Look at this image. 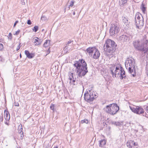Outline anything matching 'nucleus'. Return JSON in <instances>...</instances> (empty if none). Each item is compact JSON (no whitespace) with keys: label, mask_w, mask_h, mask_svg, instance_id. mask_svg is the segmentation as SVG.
Segmentation results:
<instances>
[{"label":"nucleus","mask_w":148,"mask_h":148,"mask_svg":"<svg viewBox=\"0 0 148 148\" xmlns=\"http://www.w3.org/2000/svg\"><path fill=\"white\" fill-rule=\"evenodd\" d=\"M73 66L76 67V71L77 73V79L75 84H82V81L80 79L83 76H84L88 72L87 64L85 61L83 59H79L75 61Z\"/></svg>","instance_id":"nucleus-1"},{"label":"nucleus","mask_w":148,"mask_h":148,"mask_svg":"<svg viewBox=\"0 0 148 148\" xmlns=\"http://www.w3.org/2000/svg\"><path fill=\"white\" fill-rule=\"evenodd\" d=\"M103 49L107 52H114L118 49L117 45L113 40L110 39L107 40L104 45Z\"/></svg>","instance_id":"nucleus-2"},{"label":"nucleus","mask_w":148,"mask_h":148,"mask_svg":"<svg viewBox=\"0 0 148 148\" xmlns=\"http://www.w3.org/2000/svg\"><path fill=\"white\" fill-rule=\"evenodd\" d=\"M119 107L116 103H112L106 106V112L112 115L116 114L119 110Z\"/></svg>","instance_id":"nucleus-3"},{"label":"nucleus","mask_w":148,"mask_h":148,"mask_svg":"<svg viewBox=\"0 0 148 148\" xmlns=\"http://www.w3.org/2000/svg\"><path fill=\"white\" fill-rule=\"evenodd\" d=\"M96 94L94 91L90 90L87 91L84 95L85 100L89 103L92 102L97 97Z\"/></svg>","instance_id":"nucleus-4"},{"label":"nucleus","mask_w":148,"mask_h":148,"mask_svg":"<svg viewBox=\"0 0 148 148\" xmlns=\"http://www.w3.org/2000/svg\"><path fill=\"white\" fill-rule=\"evenodd\" d=\"M129 107L132 111L134 113L148 118V115L144 112L141 106H136L134 107L130 106Z\"/></svg>","instance_id":"nucleus-5"},{"label":"nucleus","mask_w":148,"mask_h":148,"mask_svg":"<svg viewBox=\"0 0 148 148\" xmlns=\"http://www.w3.org/2000/svg\"><path fill=\"white\" fill-rule=\"evenodd\" d=\"M135 60L132 57L127 58L125 63V67L127 69L128 67H131L134 69L135 67Z\"/></svg>","instance_id":"nucleus-6"},{"label":"nucleus","mask_w":148,"mask_h":148,"mask_svg":"<svg viewBox=\"0 0 148 148\" xmlns=\"http://www.w3.org/2000/svg\"><path fill=\"white\" fill-rule=\"evenodd\" d=\"M119 31V27L116 25L114 24H111L110 30V34L111 36H115L118 33Z\"/></svg>","instance_id":"nucleus-7"},{"label":"nucleus","mask_w":148,"mask_h":148,"mask_svg":"<svg viewBox=\"0 0 148 148\" xmlns=\"http://www.w3.org/2000/svg\"><path fill=\"white\" fill-rule=\"evenodd\" d=\"M133 45L134 47L138 50L141 51L143 52V43L140 42L139 40H137L134 42Z\"/></svg>","instance_id":"nucleus-8"},{"label":"nucleus","mask_w":148,"mask_h":148,"mask_svg":"<svg viewBox=\"0 0 148 148\" xmlns=\"http://www.w3.org/2000/svg\"><path fill=\"white\" fill-rule=\"evenodd\" d=\"M111 73L112 75V77L114 78L116 77H118V76L120 75L121 70V69H120V70H114L115 69V66H112L110 67V68Z\"/></svg>","instance_id":"nucleus-9"},{"label":"nucleus","mask_w":148,"mask_h":148,"mask_svg":"<svg viewBox=\"0 0 148 148\" xmlns=\"http://www.w3.org/2000/svg\"><path fill=\"white\" fill-rule=\"evenodd\" d=\"M136 26L137 28L140 29L144 25V21L143 17L141 18V19L139 20H135Z\"/></svg>","instance_id":"nucleus-10"},{"label":"nucleus","mask_w":148,"mask_h":148,"mask_svg":"<svg viewBox=\"0 0 148 148\" xmlns=\"http://www.w3.org/2000/svg\"><path fill=\"white\" fill-rule=\"evenodd\" d=\"M126 145L129 148H138L137 147H136L138 145L137 143L132 140L128 141L126 143Z\"/></svg>","instance_id":"nucleus-11"},{"label":"nucleus","mask_w":148,"mask_h":148,"mask_svg":"<svg viewBox=\"0 0 148 148\" xmlns=\"http://www.w3.org/2000/svg\"><path fill=\"white\" fill-rule=\"evenodd\" d=\"M96 48V47L95 46L89 47L86 49V51L89 56H92Z\"/></svg>","instance_id":"nucleus-12"},{"label":"nucleus","mask_w":148,"mask_h":148,"mask_svg":"<svg viewBox=\"0 0 148 148\" xmlns=\"http://www.w3.org/2000/svg\"><path fill=\"white\" fill-rule=\"evenodd\" d=\"M129 37L128 35L125 34L120 36L118 38L119 40L123 42H127L129 40Z\"/></svg>","instance_id":"nucleus-13"},{"label":"nucleus","mask_w":148,"mask_h":148,"mask_svg":"<svg viewBox=\"0 0 148 148\" xmlns=\"http://www.w3.org/2000/svg\"><path fill=\"white\" fill-rule=\"evenodd\" d=\"M121 71L119 75L118 76V77L121 80L123 79H126L127 78V77L125 75V72L123 68V67H121Z\"/></svg>","instance_id":"nucleus-14"},{"label":"nucleus","mask_w":148,"mask_h":148,"mask_svg":"<svg viewBox=\"0 0 148 148\" xmlns=\"http://www.w3.org/2000/svg\"><path fill=\"white\" fill-rule=\"evenodd\" d=\"M73 75V73H69V79L70 80V83L71 85L74 86L75 85H76V84H75L76 81L74 79Z\"/></svg>","instance_id":"nucleus-15"},{"label":"nucleus","mask_w":148,"mask_h":148,"mask_svg":"<svg viewBox=\"0 0 148 148\" xmlns=\"http://www.w3.org/2000/svg\"><path fill=\"white\" fill-rule=\"evenodd\" d=\"M143 52L145 54L146 53H147L148 51V41L146 40L143 44Z\"/></svg>","instance_id":"nucleus-16"},{"label":"nucleus","mask_w":148,"mask_h":148,"mask_svg":"<svg viewBox=\"0 0 148 148\" xmlns=\"http://www.w3.org/2000/svg\"><path fill=\"white\" fill-rule=\"evenodd\" d=\"M4 117L6 121H9L10 120V115L9 112L8 111V109L7 107H6V109L4 110Z\"/></svg>","instance_id":"nucleus-17"},{"label":"nucleus","mask_w":148,"mask_h":148,"mask_svg":"<svg viewBox=\"0 0 148 148\" xmlns=\"http://www.w3.org/2000/svg\"><path fill=\"white\" fill-rule=\"evenodd\" d=\"M25 53L26 56L29 59L33 58L35 56V53H30L28 50H25Z\"/></svg>","instance_id":"nucleus-18"},{"label":"nucleus","mask_w":148,"mask_h":148,"mask_svg":"<svg viewBox=\"0 0 148 148\" xmlns=\"http://www.w3.org/2000/svg\"><path fill=\"white\" fill-rule=\"evenodd\" d=\"M100 56V53L99 51L97 48L94 52L93 54L92 55V58L94 59H97L99 58Z\"/></svg>","instance_id":"nucleus-19"},{"label":"nucleus","mask_w":148,"mask_h":148,"mask_svg":"<svg viewBox=\"0 0 148 148\" xmlns=\"http://www.w3.org/2000/svg\"><path fill=\"white\" fill-rule=\"evenodd\" d=\"M133 68V67H128V69L129 72L132 74L133 77H135L136 75V72L135 68H134V69Z\"/></svg>","instance_id":"nucleus-20"},{"label":"nucleus","mask_w":148,"mask_h":148,"mask_svg":"<svg viewBox=\"0 0 148 148\" xmlns=\"http://www.w3.org/2000/svg\"><path fill=\"white\" fill-rule=\"evenodd\" d=\"M36 39L35 40L34 43L37 42L35 44V46H37L38 45H40L43 41V39L41 38H40L36 37Z\"/></svg>","instance_id":"nucleus-21"},{"label":"nucleus","mask_w":148,"mask_h":148,"mask_svg":"<svg viewBox=\"0 0 148 148\" xmlns=\"http://www.w3.org/2000/svg\"><path fill=\"white\" fill-rule=\"evenodd\" d=\"M18 132L20 133L21 134V137L23 138V132L22 131L23 128L22 125L21 124H20L18 126Z\"/></svg>","instance_id":"nucleus-22"},{"label":"nucleus","mask_w":148,"mask_h":148,"mask_svg":"<svg viewBox=\"0 0 148 148\" xmlns=\"http://www.w3.org/2000/svg\"><path fill=\"white\" fill-rule=\"evenodd\" d=\"M99 146L102 147L103 146L105 145L106 143V140L105 139L101 140L99 141Z\"/></svg>","instance_id":"nucleus-23"},{"label":"nucleus","mask_w":148,"mask_h":148,"mask_svg":"<svg viewBox=\"0 0 148 148\" xmlns=\"http://www.w3.org/2000/svg\"><path fill=\"white\" fill-rule=\"evenodd\" d=\"M143 17L142 15L139 12H137L135 15V20H139V19H141V18Z\"/></svg>","instance_id":"nucleus-24"},{"label":"nucleus","mask_w":148,"mask_h":148,"mask_svg":"<svg viewBox=\"0 0 148 148\" xmlns=\"http://www.w3.org/2000/svg\"><path fill=\"white\" fill-rule=\"evenodd\" d=\"M122 18L124 24L126 25H129V22L128 21V18L127 16H123Z\"/></svg>","instance_id":"nucleus-25"},{"label":"nucleus","mask_w":148,"mask_h":148,"mask_svg":"<svg viewBox=\"0 0 148 148\" xmlns=\"http://www.w3.org/2000/svg\"><path fill=\"white\" fill-rule=\"evenodd\" d=\"M112 124H114L116 126H121L122 125L121 123L118 121L116 122L113 121L112 122Z\"/></svg>","instance_id":"nucleus-26"},{"label":"nucleus","mask_w":148,"mask_h":148,"mask_svg":"<svg viewBox=\"0 0 148 148\" xmlns=\"http://www.w3.org/2000/svg\"><path fill=\"white\" fill-rule=\"evenodd\" d=\"M50 42L49 40H46L43 45V47H47L49 45Z\"/></svg>","instance_id":"nucleus-27"},{"label":"nucleus","mask_w":148,"mask_h":148,"mask_svg":"<svg viewBox=\"0 0 148 148\" xmlns=\"http://www.w3.org/2000/svg\"><path fill=\"white\" fill-rule=\"evenodd\" d=\"M114 52H106V55L108 56L109 58L112 57V55Z\"/></svg>","instance_id":"nucleus-28"},{"label":"nucleus","mask_w":148,"mask_h":148,"mask_svg":"<svg viewBox=\"0 0 148 148\" xmlns=\"http://www.w3.org/2000/svg\"><path fill=\"white\" fill-rule=\"evenodd\" d=\"M145 5L142 3L141 5V9L143 12L145 14V12L146 11V7L145 6Z\"/></svg>","instance_id":"nucleus-29"},{"label":"nucleus","mask_w":148,"mask_h":148,"mask_svg":"<svg viewBox=\"0 0 148 148\" xmlns=\"http://www.w3.org/2000/svg\"><path fill=\"white\" fill-rule=\"evenodd\" d=\"M70 48H69L67 46H66L64 48V51L65 52V53H67L69 52Z\"/></svg>","instance_id":"nucleus-30"},{"label":"nucleus","mask_w":148,"mask_h":148,"mask_svg":"<svg viewBox=\"0 0 148 148\" xmlns=\"http://www.w3.org/2000/svg\"><path fill=\"white\" fill-rule=\"evenodd\" d=\"M55 107V105L52 104H51L50 106V109L53 110V112H54L56 111V110L54 109Z\"/></svg>","instance_id":"nucleus-31"},{"label":"nucleus","mask_w":148,"mask_h":148,"mask_svg":"<svg viewBox=\"0 0 148 148\" xmlns=\"http://www.w3.org/2000/svg\"><path fill=\"white\" fill-rule=\"evenodd\" d=\"M38 29V27L37 26H35L32 29V30L35 32H36Z\"/></svg>","instance_id":"nucleus-32"},{"label":"nucleus","mask_w":148,"mask_h":148,"mask_svg":"<svg viewBox=\"0 0 148 148\" xmlns=\"http://www.w3.org/2000/svg\"><path fill=\"white\" fill-rule=\"evenodd\" d=\"M121 67H122L121 64H119L116 67V68H115V69H114V70H119L120 69H121Z\"/></svg>","instance_id":"nucleus-33"},{"label":"nucleus","mask_w":148,"mask_h":148,"mask_svg":"<svg viewBox=\"0 0 148 148\" xmlns=\"http://www.w3.org/2000/svg\"><path fill=\"white\" fill-rule=\"evenodd\" d=\"M3 119V113H1V114H0V122H2Z\"/></svg>","instance_id":"nucleus-34"},{"label":"nucleus","mask_w":148,"mask_h":148,"mask_svg":"<svg viewBox=\"0 0 148 148\" xmlns=\"http://www.w3.org/2000/svg\"><path fill=\"white\" fill-rule=\"evenodd\" d=\"M81 123L83 124V123H88V121L87 119H84L83 120H82L80 122Z\"/></svg>","instance_id":"nucleus-35"},{"label":"nucleus","mask_w":148,"mask_h":148,"mask_svg":"<svg viewBox=\"0 0 148 148\" xmlns=\"http://www.w3.org/2000/svg\"><path fill=\"white\" fill-rule=\"evenodd\" d=\"M73 77L74 78V79L76 81L77 79V74H74L73 73Z\"/></svg>","instance_id":"nucleus-36"},{"label":"nucleus","mask_w":148,"mask_h":148,"mask_svg":"<svg viewBox=\"0 0 148 148\" xmlns=\"http://www.w3.org/2000/svg\"><path fill=\"white\" fill-rule=\"evenodd\" d=\"M121 1L122 2V5H123V6L127 2V0H121Z\"/></svg>","instance_id":"nucleus-37"},{"label":"nucleus","mask_w":148,"mask_h":148,"mask_svg":"<svg viewBox=\"0 0 148 148\" xmlns=\"http://www.w3.org/2000/svg\"><path fill=\"white\" fill-rule=\"evenodd\" d=\"M3 47L2 44L0 43V51H2L3 50Z\"/></svg>","instance_id":"nucleus-38"},{"label":"nucleus","mask_w":148,"mask_h":148,"mask_svg":"<svg viewBox=\"0 0 148 148\" xmlns=\"http://www.w3.org/2000/svg\"><path fill=\"white\" fill-rule=\"evenodd\" d=\"M8 38L9 39H10V40H11L12 38V34L11 33H9V35H8Z\"/></svg>","instance_id":"nucleus-39"},{"label":"nucleus","mask_w":148,"mask_h":148,"mask_svg":"<svg viewBox=\"0 0 148 148\" xmlns=\"http://www.w3.org/2000/svg\"><path fill=\"white\" fill-rule=\"evenodd\" d=\"M145 110L148 113V106H145L144 107Z\"/></svg>","instance_id":"nucleus-40"},{"label":"nucleus","mask_w":148,"mask_h":148,"mask_svg":"<svg viewBox=\"0 0 148 148\" xmlns=\"http://www.w3.org/2000/svg\"><path fill=\"white\" fill-rule=\"evenodd\" d=\"M20 32V31L19 29H18V30H17V31L16 32V33L14 34V35H17L19 34Z\"/></svg>","instance_id":"nucleus-41"},{"label":"nucleus","mask_w":148,"mask_h":148,"mask_svg":"<svg viewBox=\"0 0 148 148\" xmlns=\"http://www.w3.org/2000/svg\"><path fill=\"white\" fill-rule=\"evenodd\" d=\"M73 41H71L70 40L69 41H68L67 42L66 46H67V47H68V46L69 45V44Z\"/></svg>","instance_id":"nucleus-42"},{"label":"nucleus","mask_w":148,"mask_h":148,"mask_svg":"<svg viewBox=\"0 0 148 148\" xmlns=\"http://www.w3.org/2000/svg\"><path fill=\"white\" fill-rule=\"evenodd\" d=\"M75 1L74 0H72L70 4V6H71V7H72Z\"/></svg>","instance_id":"nucleus-43"},{"label":"nucleus","mask_w":148,"mask_h":148,"mask_svg":"<svg viewBox=\"0 0 148 148\" xmlns=\"http://www.w3.org/2000/svg\"><path fill=\"white\" fill-rule=\"evenodd\" d=\"M38 90H39L40 93H42L43 90V89L42 87V88H38Z\"/></svg>","instance_id":"nucleus-44"},{"label":"nucleus","mask_w":148,"mask_h":148,"mask_svg":"<svg viewBox=\"0 0 148 148\" xmlns=\"http://www.w3.org/2000/svg\"><path fill=\"white\" fill-rule=\"evenodd\" d=\"M50 47H49L48 49L47 50V51H46V53H47L46 55L48 54L50 52Z\"/></svg>","instance_id":"nucleus-45"},{"label":"nucleus","mask_w":148,"mask_h":148,"mask_svg":"<svg viewBox=\"0 0 148 148\" xmlns=\"http://www.w3.org/2000/svg\"><path fill=\"white\" fill-rule=\"evenodd\" d=\"M14 105L16 106H19V104L17 102L15 101L14 102Z\"/></svg>","instance_id":"nucleus-46"},{"label":"nucleus","mask_w":148,"mask_h":148,"mask_svg":"<svg viewBox=\"0 0 148 148\" xmlns=\"http://www.w3.org/2000/svg\"><path fill=\"white\" fill-rule=\"evenodd\" d=\"M27 24L29 25H31L32 24L31 21L30 19H29L27 20Z\"/></svg>","instance_id":"nucleus-47"},{"label":"nucleus","mask_w":148,"mask_h":148,"mask_svg":"<svg viewBox=\"0 0 148 148\" xmlns=\"http://www.w3.org/2000/svg\"><path fill=\"white\" fill-rule=\"evenodd\" d=\"M46 18L45 16H42L41 18V19L42 20H45Z\"/></svg>","instance_id":"nucleus-48"},{"label":"nucleus","mask_w":148,"mask_h":148,"mask_svg":"<svg viewBox=\"0 0 148 148\" xmlns=\"http://www.w3.org/2000/svg\"><path fill=\"white\" fill-rule=\"evenodd\" d=\"M20 44H21V43H20L19 45H18V47L16 49V51H18V50H19L20 49Z\"/></svg>","instance_id":"nucleus-49"},{"label":"nucleus","mask_w":148,"mask_h":148,"mask_svg":"<svg viewBox=\"0 0 148 148\" xmlns=\"http://www.w3.org/2000/svg\"><path fill=\"white\" fill-rule=\"evenodd\" d=\"M146 73L147 74V75L148 76V68L146 67Z\"/></svg>","instance_id":"nucleus-50"},{"label":"nucleus","mask_w":148,"mask_h":148,"mask_svg":"<svg viewBox=\"0 0 148 148\" xmlns=\"http://www.w3.org/2000/svg\"><path fill=\"white\" fill-rule=\"evenodd\" d=\"M5 123L6 125L8 126L9 125V121H6L5 122Z\"/></svg>","instance_id":"nucleus-51"},{"label":"nucleus","mask_w":148,"mask_h":148,"mask_svg":"<svg viewBox=\"0 0 148 148\" xmlns=\"http://www.w3.org/2000/svg\"><path fill=\"white\" fill-rule=\"evenodd\" d=\"M18 22V21H16L14 23V27L16 25Z\"/></svg>","instance_id":"nucleus-52"},{"label":"nucleus","mask_w":148,"mask_h":148,"mask_svg":"<svg viewBox=\"0 0 148 148\" xmlns=\"http://www.w3.org/2000/svg\"><path fill=\"white\" fill-rule=\"evenodd\" d=\"M71 7V6H70V5L68 6L67 8L68 10H69L70 9V7Z\"/></svg>","instance_id":"nucleus-53"},{"label":"nucleus","mask_w":148,"mask_h":148,"mask_svg":"<svg viewBox=\"0 0 148 148\" xmlns=\"http://www.w3.org/2000/svg\"><path fill=\"white\" fill-rule=\"evenodd\" d=\"M53 148H58V146L57 145H56Z\"/></svg>","instance_id":"nucleus-54"},{"label":"nucleus","mask_w":148,"mask_h":148,"mask_svg":"<svg viewBox=\"0 0 148 148\" xmlns=\"http://www.w3.org/2000/svg\"><path fill=\"white\" fill-rule=\"evenodd\" d=\"M20 58H21V57H22V56H21V53L20 54Z\"/></svg>","instance_id":"nucleus-55"},{"label":"nucleus","mask_w":148,"mask_h":148,"mask_svg":"<svg viewBox=\"0 0 148 148\" xmlns=\"http://www.w3.org/2000/svg\"><path fill=\"white\" fill-rule=\"evenodd\" d=\"M73 15H75V12H73Z\"/></svg>","instance_id":"nucleus-56"},{"label":"nucleus","mask_w":148,"mask_h":148,"mask_svg":"<svg viewBox=\"0 0 148 148\" xmlns=\"http://www.w3.org/2000/svg\"><path fill=\"white\" fill-rule=\"evenodd\" d=\"M66 8H64V12H65V11H66Z\"/></svg>","instance_id":"nucleus-57"},{"label":"nucleus","mask_w":148,"mask_h":148,"mask_svg":"<svg viewBox=\"0 0 148 148\" xmlns=\"http://www.w3.org/2000/svg\"><path fill=\"white\" fill-rule=\"evenodd\" d=\"M45 30V29H43L42 30V32H43Z\"/></svg>","instance_id":"nucleus-58"}]
</instances>
